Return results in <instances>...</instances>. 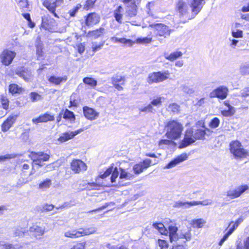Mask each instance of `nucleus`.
Returning <instances> with one entry per match:
<instances>
[{"instance_id":"nucleus-8","label":"nucleus","mask_w":249,"mask_h":249,"mask_svg":"<svg viewBox=\"0 0 249 249\" xmlns=\"http://www.w3.org/2000/svg\"><path fill=\"white\" fill-rule=\"evenodd\" d=\"M212 203V201L211 199H206L202 201H193L191 202H183L179 200L175 202L173 204V207L177 208H188L191 206H196L199 204L206 206L211 205Z\"/></svg>"},{"instance_id":"nucleus-32","label":"nucleus","mask_w":249,"mask_h":249,"mask_svg":"<svg viewBox=\"0 0 249 249\" xmlns=\"http://www.w3.org/2000/svg\"><path fill=\"white\" fill-rule=\"evenodd\" d=\"M81 232V236L88 235L96 232L97 228L94 227H90L87 229H80Z\"/></svg>"},{"instance_id":"nucleus-60","label":"nucleus","mask_w":249,"mask_h":249,"mask_svg":"<svg viewBox=\"0 0 249 249\" xmlns=\"http://www.w3.org/2000/svg\"><path fill=\"white\" fill-rule=\"evenodd\" d=\"M232 234V233H231V231H228L223 236V237L222 238V239H221V240L219 241V246H222L223 244V243L228 238V237H229V236L230 235H231Z\"/></svg>"},{"instance_id":"nucleus-53","label":"nucleus","mask_w":249,"mask_h":249,"mask_svg":"<svg viewBox=\"0 0 249 249\" xmlns=\"http://www.w3.org/2000/svg\"><path fill=\"white\" fill-rule=\"evenodd\" d=\"M149 104L153 107H159L161 105V98L158 97L153 99Z\"/></svg>"},{"instance_id":"nucleus-33","label":"nucleus","mask_w":249,"mask_h":249,"mask_svg":"<svg viewBox=\"0 0 249 249\" xmlns=\"http://www.w3.org/2000/svg\"><path fill=\"white\" fill-rule=\"evenodd\" d=\"M191 233L190 230H187V231H181V233H179L178 237L179 240L181 239H185V241H183V242H185L186 241H189L191 239Z\"/></svg>"},{"instance_id":"nucleus-17","label":"nucleus","mask_w":249,"mask_h":249,"mask_svg":"<svg viewBox=\"0 0 249 249\" xmlns=\"http://www.w3.org/2000/svg\"><path fill=\"white\" fill-rule=\"evenodd\" d=\"M205 3L204 0H192L191 7L194 16H196L200 11Z\"/></svg>"},{"instance_id":"nucleus-28","label":"nucleus","mask_w":249,"mask_h":249,"mask_svg":"<svg viewBox=\"0 0 249 249\" xmlns=\"http://www.w3.org/2000/svg\"><path fill=\"white\" fill-rule=\"evenodd\" d=\"M67 77L66 76L63 77H57L54 75L51 76L48 79V81L52 84L55 85H59L62 82H65L67 81Z\"/></svg>"},{"instance_id":"nucleus-49","label":"nucleus","mask_w":249,"mask_h":249,"mask_svg":"<svg viewBox=\"0 0 249 249\" xmlns=\"http://www.w3.org/2000/svg\"><path fill=\"white\" fill-rule=\"evenodd\" d=\"M181 90L183 92L188 94H191L194 93V91L192 88H191L189 86L186 85H182L180 87Z\"/></svg>"},{"instance_id":"nucleus-62","label":"nucleus","mask_w":249,"mask_h":249,"mask_svg":"<svg viewBox=\"0 0 249 249\" xmlns=\"http://www.w3.org/2000/svg\"><path fill=\"white\" fill-rule=\"evenodd\" d=\"M85 242L79 243L73 246L71 249H85Z\"/></svg>"},{"instance_id":"nucleus-56","label":"nucleus","mask_w":249,"mask_h":249,"mask_svg":"<svg viewBox=\"0 0 249 249\" xmlns=\"http://www.w3.org/2000/svg\"><path fill=\"white\" fill-rule=\"evenodd\" d=\"M152 41L151 38L149 37H144V38H138L137 39V42L139 43L147 44L151 42Z\"/></svg>"},{"instance_id":"nucleus-23","label":"nucleus","mask_w":249,"mask_h":249,"mask_svg":"<svg viewBox=\"0 0 249 249\" xmlns=\"http://www.w3.org/2000/svg\"><path fill=\"white\" fill-rule=\"evenodd\" d=\"M17 115H12L9 116L2 124L1 125V129L3 132H6L8 131L10 127L12 126V124L15 122L17 119Z\"/></svg>"},{"instance_id":"nucleus-39","label":"nucleus","mask_w":249,"mask_h":249,"mask_svg":"<svg viewBox=\"0 0 249 249\" xmlns=\"http://www.w3.org/2000/svg\"><path fill=\"white\" fill-rule=\"evenodd\" d=\"M139 110L141 112H143L146 113H154L156 112V109L153 107H152L151 105H150L149 104L144 107L139 108Z\"/></svg>"},{"instance_id":"nucleus-26","label":"nucleus","mask_w":249,"mask_h":249,"mask_svg":"<svg viewBox=\"0 0 249 249\" xmlns=\"http://www.w3.org/2000/svg\"><path fill=\"white\" fill-rule=\"evenodd\" d=\"M110 40L114 43L119 42L122 44H126L128 46H132L134 44V42L130 39H126L125 38H118L115 36L111 37Z\"/></svg>"},{"instance_id":"nucleus-36","label":"nucleus","mask_w":249,"mask_h":249,"mask_svg":"<svg viewBox=\"0 0 249 249\" xmlns=\"http://www.w3.org/2000/svg\"><path fill=\"white\" fill-rule=\"evenodd\" d=\"M63 118L65 119L69 120L71 122L75 120V117L73 112L66 109L63 114Z\"/></svg>"},{"instance_id":"nucleus-18","label":"nucleus","mask_w":249,"mask_h":249,"mask_svg":"<svg viewBox=\"0 0 249 249\" xmlns=\"http://www.w3.org/2000/svg\"><path fill=\"white\" fill-rule=\"evenodd\" d=\"M188 156L186 154H181L171 161H170L164 167V169H170L175 167L178 164L187 160Z\"/></svg>"},{"instance_id":"nucleus-27","label":"nucleus","mask_w":249,"mask_h":249,"mask_svg":"<svg viewBox=\"0 0 249 249\" xmlns=\"http://www.w3.org/2000/svg\"><path fill=\"white\" fill-rule=\"evenodd\" d=\"M182 53L180 51H176L169 54L168 53H164V57L171 61H174L176 59L181 57L182 55Z\"/></svg>"},{"instance_id":"nucleus-6","label":"nucleus","mask_w":249,"mask_h":249,"mask_svg":"<svg viewBox=\"0 0 249 249\" xmlns=\"http://www.w3.org/2000/svg\"><path fill=\"white\" fill-rule=\"evenodd\" d=\"M169 75L170 72L168 71L153 72L149 74L147 82L149 84L160 83L168 79Z\"/></svg>"},{"instance_id":"nucleus-48","label":"nucleus","mask_w":249,"mask_h":249,"mask_svg":"<svg viewBox=\"0 0 249 249\" xmlns=\"http://www.w3.org/2000/svg\"><path fill=\"white\" fill-rule=\"evenodd\" d=\"M54 206L52 204H46L39 207L40 210L42 212L51 211L53 210Z\"/></svg>"},{"instance_id":"nucleus-3","label":"nucleus","mask_w":249,"mask_h":249,"mask_svg":"<svg viewBox=\"0 0 249 249\" xmlns=\"http://www.w3.org/2000/svg\"><path fill=\"white\" fill-rule=\"evenodd\" d=\"M153 227L157 230L161 234L167 235L169 233V237L171 243H173V245H178L177 242L179 241V233H177L178 228L175 226H169L168 230H167L164 225L160 222L154 223L152 225Z\"/></svg>"},{"instance_id":"nucleus-64","label":"nucleus","mask_w":249,"mask_h":249,"mask_svg":"<svg viewBox=\"0 0 249 249\" xmlns=\"http://www.w3.org/2000/svg\"><path fill=\"white\" fill-rule=\"evenodd\" d=\"M0 247H2V249H15L12 244L6 245L3 242L0 241Z\"/></svg>"},{"instance_id":"nucleus-52","label":"nucleus","mask_w":249,"mask_h":249,"mask_svg":"<svg viewBox=\"0 0 249 249\" xmlns=\"http://www.w3.org/2000/svg\"><path fill=\"white\" fill-rule=\"evenodd\" d=\"M119 175V172L117 167L113 168V172L111 173V176L110 178L111 182L114 183L115 182L116 179L117 178Z\"/></svg>"},{"instance_id":"nucleus-45","label":"nucleus","mask_w":249,"mask_h":249,"mask_svg":"<svg viewBox=\"0 0 249 249\" xmlns=\"http://www.w3.org/2000/svg\"><path fill=\"white\" fill-rule=\"evenodd\" d=\"M0 102L3 109L7 110L9 108V102L8 99L5 96H1L0 98Z\"/></svg>"},{"instance_id":"nucleus-25","label":"nucleus","mask_w":249,"mask_h":249,"mask_svg":"<svg viewBox=\"0 0 249 249\" xmlns=\"http://www.w3.org/2000/svg\"><path fill=\"white\" fill-rule=\"evenodd\" d=\"M124 8L121 5H119L114 11L113 15L116 21L120 24L123 23V17Z\"/></svg>"},{"instance_id":"nucleus-59","label":"nucleus","mask_w":249,"mask_h":249,"mask_svg":"<svg viewBox=\"0 0 249 249\" xmlns=\"http://www.w3.org/2000/svg\"><path fill=\"white\" fill-rule=\"evenodd\" d=\"M240 94L242 97L246 98L249 97V87H246L242 89L240 91Z\"/></svg>"},{"instance_id":"nucleus-58","label":"nucleus","mask_w":249,"mask_h":249,"mask_svg":"<svg viewBox=\"0 0 249 249\" xmlns=\"http://www.w3.org/2000/svg\"><path fill=\"white\" fill-rule=\"evenodd\" d=\"M168 108L170 111L177 112L179 110V106L176 103H173L169 105Z\"/></svg>"},{"instance_id":"nucleus-42","label":"nucleus","mask_w":249,"mask_h":249,"mask_svg":"<svg viewBox=\"0 0 249 249\" xmlns=\"http://www.w3.org/2000/svg\"><path fill=\"white\" fill-rule=\"evenodd\" d=\"M120 170V175L119 179L124 178L125 179H130L132 178V175L129 173L125 172V171L122 168H119Z\"/></svg>"},{"instance_id":"nucleus-20","label":"nucleus","mask_w":249,"mask_h":249,"mask_svg":"<svg viewBox=\"0 0 249 249\" xmlns=\"http://www.w3.org/2000/svg\"><path fill=\"white\" fill-rule=\"evenodd\" d=\"M83 113L85 117L90 120H95L99 116L98 112L87 106L83 107Z\"/></svg>"},{"instance_id":"nucleus-12","label":"nucleus","mask_w":249,"mask_h":249,"mask_svg":"<svg viewBox=\"0 0 249 249\" xmlns=\"http://www.w3.org/2000/svg\"><path fill=\"white\" fill-rule=\"evenodd\" d=\"M249 189L248 185L238 186L234 189H230L227 192V196L231 199L237 198Z\"/></svg>"},{"instance_id":"nucleus-63","label":"nucleus","mask_w":249,"mask_h":249,"mask_svg":"<svg viewBox=\"0 0 249 249\" xmlns=\"http://www.w3.org/2000/svg\"><path fill=\"white\" fill-rule=\"evenodd\" d=\"M243 32L241 30H237L236 31L232 32V36L235 38H239L242 37Z\"/></svg>"},{"instance_id":"nucleus-9","label":"nucleus","mask_w":249,"mask_h":249,"mask_svg":"<svg viewBox=\"0 0 249 249\" xmlns=\"http://www.w3.org/2000/svg\"><path fill=\"white\" fill-rule=\"evenodd\" d=\"M64 0H44L42 3L43 5L45 7L50 13L56 18H59L55 13L57 8L60 7L63 3Z\"/></svg>"},{"instance_id":"nucleus-41","label":"nucleus","mask_w":249,"mask_h":249,"mask_svg":"<svg viewBox=\"0 0 249 249\" xmlns=\"http://www.w3.org/2000/svg\"><path fill=\"white\" fill-rule=\"evenodd\" d=\"M168 244L164 240L159 239L157 242V249H168Z\"/></svg>"},{"instance_id":"nucleus-44","label":"nucleus","mask_w":249,"mask_h":249,"mask_svg":"<svg viewBox=\"0 0 249 249\" xmlns=\"http://www.w3.org/2000/svg\"><path fill=\"white\" fill-rule=\"evenodd\" d=\"M26 230L21 227H18L15 229L14 234L15 236H23L26 232Z\"/></svg>"},{"instance_id":"nucleus-10","label":"nucleus","mask_w":249,"mask_h":249,"mask_svg":"<svg viewBox=\"0 0 249 249\" xmlns=\"http://www.w3.org/2000/svg\"><path fill=\"white\" fill-rule=\"evenodd\" d=\"M229 92L228 88L224 86H221L213 90L210 93V97L217 98L221 100L226 99L228 96Z\"/></svg>"},{"instance_id":"nucleus-51","label":"nucleus","mask_w":249,"mask_h":249,"mask_svg":"<svg viewBox=\"0 0 249 249\" xmlns=\"http://www.w3.org/2000/svg\"><path fill=\"white\" fill-rule=\"evenodd\" d=\"M30 97L32 101L33 102L41 99V95L35 92H31L30 94Z\"/></svg>"},{"instance_id":"nucleus-24","label":"nucleus","mask_w":249,"mask_h":249,"mask_svg":"<svg viewBox=\"0 0 249 249\" xmlns=\"http://www.w3.org/2000/svg\"><path fill=\"white\" fill-rule=\"evenodd\" d=\"M106 33V29L104 28L100 27L99 29L89 31L88 33L87 36L90 37H92L94 39H96L101 37Z\"/></svg>"},{"instance_id":"nucleus-37","label":"nucleus","mask_w":249,"mask_h":249,"mask_svg":"<svg viewBox=\"0 0 249 249\" xmlns=\"http://www.w3.org/2000/svg\"><path fill=\"white\" fill-rule=\"evenodd\" d=\"M52 185V180L47 178L39 184L38 188L40 189H45L49 188Z\"/></svg>"},{"instance_id":"nucleus-2","label":"nucleus","mask_w":249,"mask_h":249,"mask_svg":"<svg viewBox=\"0 0 249 249\" xmlns=\"http://www.w3.org/2000/svg\"><path fill=\"white\" fill-rule=\"evenodd\" d=\"M183 127L178 121L172 120L168 122L165 125V136L169 139L177 140L180 137Z\"/></svg>"},{"instance_id":"nucleus-13","label":"nucleus","mask_w":249,"mask_h":249,"mask_svg":"<svg viewBox=\"0 0 249 249\" xmlns=\"http://www.w3.org/2000/svg\"><path fill=\"white\" fill-rule=\"evenodd\" d=\"M15 56L16 53L14 52L5 50L0 55L1 62L4 65L8 66L12 63Z\"/></svg>"},{"instance_id":"nucleus-40","label":"nucleus","mask_w":249,"mask_h":249,"mask_svg":"<svg viewBox=\"0 0 249 249\" xmlns=\"http://www.w3.org/2000/svg\"><path fill=\"white\" fill-rule=\"evenodd\" d=\"M124 78L120 75H116L113 76L111 78V83L112 84H118L119 83H121V85H124Z\"/></svg>"},{"instance_id":"nucleus-47","label":"nucleus","mask_w":249,"mask_h":249,"mask_svg":"<svg viewBox=\"0 0 249 249\" xmlns=\"http://www.w3.org/2000/svg\"><path fill=\"white\" fill-rule=\"evenodd\" d=\"M114 205H115V203L113 202H107V203H105V204L103 206H102V207H101L98 209L91 210V211L88 212V213H92L93 212H98V211L103 210L106 209L107 207L108 206H109L110 205L114 206Z\"/></svg>"},{"instance_id":"nucleus-1","label":"nucleus","mask_w":249,"mask_h":249,"mask_svg":"<svg viewBox=\"0 0 249 249\" xmlns=\"http://www.w3.org/2000/svg\"><path fill=\"white\" fill-rule=\"evenodd\" d=\"M206 134H207V132L203 129H198L194 131L191 128L187 129L179 148H185L195 142L196 140L204 139Z\"/></svg>"},{"instance_id":"nucleus-46","label":"nucleus","mask_w":249,"mask_h":249,"mask_svg":"<svg viewBox=\"0 0 249 249\" xmlns=\"http://www.w3.org/2000/svg\"><path fill=\"white\" fill-rule=\"evenodd\" d=\"M219 119L217 117H214L210 121L209 123V126L211 128H216L219 126Z\"/></svg>"},{"instance_id":"nucleus-11","label":"nucleus","mask_w":249,"mask_h":249,"mask_svg":"<svg viewBox=\"0 0 249 249\" xmlns=\"http://www.w3.org/2000/svg\"><path fill=\"white\" fill-rule=\"evenodd\" d=\"M139 3L138 0H133L131 3L127 5L125 17L130 19L137 16L138 13V5Z\"/></svg>"},{"instance_id":"nucleus-34","label":"nucleus","mask_w":249,"mask_h":249,"mask_svg":"<svg viewBox=\"0 0 249 249\" xmlns=\"http://www.w3.org/2000/svg\"><path fill=\"white\" fill-rule=\"evenodd\" d=\"M83 82L86 85L92 88L95 87L97 85V81L91 77H86L83 79Z\"/></svg>"},{"instance_id":"nucleus-35","label":"nucleus","mask_w":249,"mask_h":249,"mask_svg":"<svg viewBox=\"0 0 249 249\" xmlns=\"http://www.w3.org/2000/svg\"><path fill=\"white\" fill-rule=\"evenodd\" d=\"M9 91L12 94L19 93L22 91V89L15 84H10L9 86Z\"/></svg>"},{"instance_id":"nucleus-30","label":"nucleus","mask_w":249,"mask_h":249,"mask_svg":"<svg viewBox=\"0 0 249 249\" xmlns=\"http://www.w3.org/2000/svg\"><path fill=\"white\" fill-rule=\"evenodd\" d=\"M64 235L67 237H70L73 239L82 236L80 229L78 231L73 230L71 231H67L65 232Z\"/></svg>"},{"instance_id":"nucleus-4","label":"nucleus","mask_w":249,"mask_h":249,"mask_svg":"<svg viewBox=\"0 0 249 249\" xmlns=\"http://www.w3.org/2000/svg\"><path fill=\"white\" fill-rule=\"evenodd\" d=\"M150 26L154 28L153 34L156 39L161 43L165 42V38L170 35L171 30L168 26L162 24H151Z\"/></svg>"},{"instance_id":"nucleus-54","label":"nucleus","mask_w":249,"mask_h":249,"mask_svg":"<svg viewBox=\"0 0 249 249\" xmlns=\"http://www.w3.org/2000/svg\"><path fill=\"white\" fill-rule=\"evenodd\" d=\"M81 5L80 4H77L76 6L74 7L72 9L69 11V13L71 17H74L78 11L81 8Z\"/></svg>"},{"instance_id":"nucleus-22","label":"nucleus","mask_w":249,"mask_h":249,"mask_svg":"<svg viewBox=\"0 0 249 249\" xmlns=\"http://www.w3.org/2000/svg\"><path fill=\"white\" fill-rule=\"evenodd\" d=\"M54 120L53 116L51 115L48 113H46L42 115L39 116L36 118L32 119V122L34 124H38L39 123H46L48 121H52Z\"/></svg>"},{"instance_id":"nucleus-55","label":"nucleus","mask_w":249,"mask_h":249,"mask_svg":"<svg viewBox=\"0 0 249 249\" xmlns=\"http://www.w3.org/2000/svg\"><path fill=\"white\" fill-rule=\"evenodd\" d=\"M87 185L88 186H89L90 187H91L88 188V190H98L99 188L102 186L101 184L95 182H89Z\"/></svg>"},{"instance_id":"nucleus-31","label":"nucleus","mask_w":249,"mask_h":249,"mask_svg":"<svg viewBox=\"0 0 249 249\" xmlns=\"http://www.w3.org/2000/svg\"><path fill=\"white\" fill-rule=\"evenodd\" d=\"M239 72L242 75H249V62H245L241 64Z\"/></svg>"},{"instance_id":"nucleus-14","label":"nucleus","mask_w":249,"mask_h":249,"mask_svg":"<svg viewBox=\"0 0 249 249\" xmlns=\"http://www.w3.org/2000/svg\"><path fill=\"white\" fill-rule=\"evenodd\" d=\"M71 168L75 173H79L86 171L87 166L81 160H74L71 163Z\"/></svg>"},{"instance_id":"nucleus-29","label":"nucleus","mask_w":249,"mask_h":249,"mask_svg":"<svg viewBox=\"0 0 249 249\" xmlns=\"http://www.w3.org/2000/svg\"><path fill=\"white\" fill-rule=\"evenodd\" d=\"M177 9L182 15L186 14L188 10V5L182 0H179L177 5Z\"/></svg>"},{"instance_id":"nucleus-50","label":"nucleus","mask_w":249,"mask_h":249,"mask_svg":"<svg viewBox=\"0 0 249 249\" xmlns=\"http://www.w3.org/2000/svg\"><path fill=\"white\" fill-rule=\"evenodd\" d=\"M134 173L136 174H139L142 173L144 170L142 164L139 163L135 165L133 167Z\"/></svg>"},{"instance_id":"nucleus-15","label":"nucleus","mask_w":249,"mask_h":249,"mask_svg":"<svg viewBox=\"0 0 249 249\" xmlns=\"http://www.w3.org/2000/svg\"><path fill=\"white\" fill-rule=\"evenodd\" d=\"M15 73L27 82L30 80L32 76V73L31 70H28L27 68L25 67L17 68L15 71Z\"/></svg>"},{"instance_id":"nucleus-61","label":"nucleus","mask_w":249,"mask_h":249,"mask_svg":"<svg viewBox=\"0 0 249 249\" xmlns=\"http://www.w3.org/2000/svg\"><path fill=\"white\" fill-rule=\"evenodd\" d=\"M96 0H87L85 5V9H88L92 7L96 2Z\"/></svg>"},{"instance_id":"nucleus-16","label":"nucleus","mask_w":249,"mask_h":249,"mask_svg":"<svg viewBox=\"0 0 249 249\" xmlns=\"http://www.w3.org/2000/svg\"><path fill=\"white\" fill-rule=\"evenodd\" d=\"M83 131V129H79L74 131H69L63 133L58 139V141L64 142L74 138L76 135Z\"/></svg>"},{"instance_id":"nucleus-19","label":"nucleus","mask_w":249,"mask_h":249,"mask_svg":"<svg viewBox=\"0 0 249 249\" xmlns=\"http://www.w3.org/2000/svg\"><path fill=\"white\" fill-rule=\"evenodd\" d=\"M30 233L36 238H40L45 231V228L39 227L37 225H34L29 229Z\"/></svg>"},{"instance_id":"nucleus-7","label":"nucleus","mask_w":249,"mask_h":249,"mask_svg":"<svg viewBox=\"0 0 249 249\" xmlns=\"http://www.w3.org/2000/svg\"><path fill=\"white\" fill-rule=\"evenodd\" d=\"M29 157L33 160V163L37 165L40 167L43 166V162L49 160L50 155L43 152H31Z\"/></svg>"},{"instance_id":"nucleus-21","label":"nucleus","mask_w":249,"mask_h":249,"mask_svg":"<svg viewBox=\"0 0 249 249\" xmlns=\"http://www.w3.org/2000/svg\"><path fill=\"white\" fill-rule=\"evenodd\" d=\"M99 15L95 13H91L87 16L85 24L87 26L92 25L98 23L100 22Z\"/></svg>"},{"instance_id":"nucleus-5","label":"nucleus","mask_w":249,"mask_h":249,"mask_svg":"<svg viewBox=\"0 0 249 249\" xmlns=\"http://www.w3.org/2000/svg\"><path fill=\"white\" fill-rule=\"evenodd\" d=\"M231 153L235 159H242L249 156V152L244 149L241 143L238 141H233L230 143Z\"/></svg>"},{"instance_id":"nucleus-57","label":"nucleus","mask_w":249,"mask_h":249,"mask_svg":"<svg viewBox=\"0 0 249 249\" xmlns=\"http://www.w3.org/2000/svg\"><path fill=\"white\" fill-rule=\"evenodd\" d=\"M113 167H111L108 168L105 172V173L104 174H103L100 176V178H107V176H108L112 173V172H113Z\"/></svg>"},{"instance_id":"nucleus-38","label":"nucleus","mask_w":249,"mask_h":249,"mask_svg":"<svg viewBox=\"0 0 249 249\" xmlns=\"http://www.w3.org/2000/svg\"><path fill=\"white\" fill-rule=\"evenodd\" d=\"M31 178H29V177L27 178H24L22 177H21L18 180L16 187L18 188L22 186H23L24 184H25L27 183H28L30 181H32Z\"/></svg>"},{"instance_id":"nucleus-43","label":"nucleus","mask_w":249,"mask_h":249,"mask_svg":"<svg viewBox=\"0 0 249 249\" xmlns=\"http://www.w3.org/2000/svg\"><path fill=\"white\" fill-rule=\"evenodd\" d=\"M205 221L203 219H197L192 221L193 226L195 228H200L203 226Z\"/></svg>"}]
</instances>
